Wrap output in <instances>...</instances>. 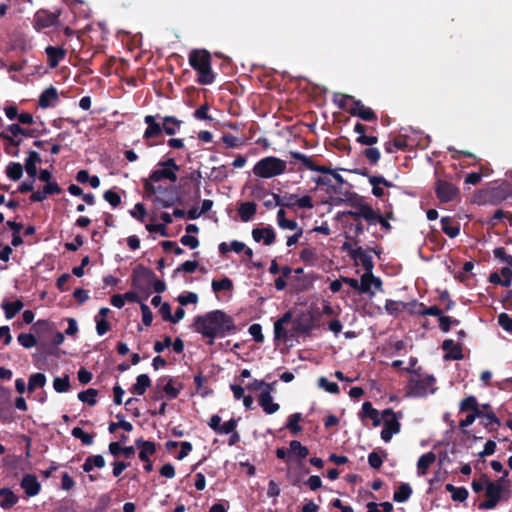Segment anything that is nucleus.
<instances>
[{"mask_svg": "<svg viewBox=\"0 0 512 512\" xmlns=\"http://www.w3.org/2000/svg\"><path fill=\"white\" fill-rule=\"evenodd\" d=\"M193 328L195 332L209 338L210 345L216 338H223L236 329L233 318L222 310H213L195 317Z\"/></svg>", "mask_w": 512, "mask_h": 512, "instance_id": "obj_1", "label": "nucleus"}, {"mask_svg": "<svg viewBox=\"0 0 512 512\" xmlns=\"http://www.w3.org/2000/svg\"><path fill=\"white\" fill-rule=\"evenodd\" d=\"M344 198L341 201H348L353 207V210L342 212L343 216H348L354 220L364 219L369 225H376L379 220V213L375 211L370 205L365 203L361 198H352V194L348 191L343 193Z\"/></svg>", "mask_w": 512, "mask_h": 512, "instance_id": "obj_2", "label": "nucleus"}, {"mask_svg": "<svg viewBox=\"0 0 512 512\" xmlns=\"http://www.w3.org/2000/svg\"><path fill=\"white\" fill-rule=\"evenodd\" d=\"M191 67L198 72V82L208 85L213 83L215 76L211 69L210 54L206 50H193L189 54Z\"/></svg>", "mask_w": 512, "mask_h": 512, "instance_id": "obj_3", "label": "nucleus"}, {"mask_svg": "<svg viewBox=\"0 0 512 512\" xmlns=\"http://www.w3.org/2000/svg\"><path fill=\"white\" fill-rule=\"evenodd\" d=\"M287 171V163L275 156H267L259 161L253 167V174L256 177L270 179L284 174Z\"/></svg>", "mask_w": 512, "mask_h": 512, "instance_id": "obj_4", "label": "nucleus"}, {"mask_svg": "<svg viewBox=\"0 0 512 512\" xmlns=\"http://www.w3.org/2000/svg\"><path fill=\"white\" fill-rule=\"evenodd\" d=\"M436 391L435 378L432 375L411 378L407 386V395L410 397H426Z\"/></svg>", "mask_w": 512, "mask_h": 512, "instance_id": "obj_5", "label": "nucleus"}, {"mask_svg": "<svg viewBox=\"0 0 512 512\" xmlns=\"http://www.w3.org/2000/svg\"><path fill=\"white\" fill-rule=\"evenodd\" d=\"M180 170L179 165L176 164L173 158L157 163L155 169L150 174V180L157 183L162 180H169L175 182L177 180V172Z\"/></svg>", "mask_w": 512, "mask_h": 512, "instance_id": "obj_6", "label": "nucleus"}, {"mask_svg": "<svg viewBox=\"0 0 512 512\" xmlns=\"http://www.w3.org/2000/svg\"><path fill=\"white\" fill-rule=\"evenodd\" d=\"M383 429L381 431V438L385 442H389L393 435L400 431V423L396 413L391 409H386L382 413Z\"/></svg>", "mask_w": 512, "mask_h": 512, "instance_id": "obj_7", "label": "nucleus"}, {"mask_svg": "<svg viewBox=\"0 0 512 512\" xmlns=\"http://www.w3.org/2000/svg\"><path fill=\"white\" fill-rule=\"evenodd\" d=\"M153 278L154 273L152 270L138 265L133 270L132 285L135 289L145 292L150 289Z\"/></svg>", "mask_w": 512, "mask_h": 512, "instance_id": "obj_8", "label": "nucleus"}, {"mask_svg": "<svg viewBox=\"0 0 512 512\" xmlns=\"http://www.w3.org/2000/svg\"><path fill=\"white\" fill-rule=\"evenodd\" d=\"M503 489V485L500 481H490L485 490L487 500L481 502L479 504V508L482 510H491L495 508L501 499Z\"/></svg>", "mask_w": 512, "mask_h": 512, "instance_id": "obj_9", "label": "nucleus"}, {"mask_svg": "<svg viewBox=\"0 0 512 512\" xmlns=\"http://www.w3.org/2000/svg\"><path fill=\"white\" fill-rule=\"evenodd\" d=\"M182 388V383L172 377H162L158 379L156 383V389L163 391L167 398L170 400L175 399L179 395Z\"/></svg>", "mask_w": 512, "mask_h": 512, "instance_id": "obj_10", "label": "nucleus"}, {"mask_svg": "<svg viewBox=\"0 0 512 512\" xmlns=\"http://www.w3.org/2000/svg\"><path fill=\"white\" fill-rule=\"evenodd\" d=\"M372 287L375 290H382V281L379 277L374 276L373 274H363L360 279V292L361 294H368L370 298L375 296V291L372 290Z\"/></svg>", "mask_w": 512, "mask_h": 512, "instance_id": "obj_11", "label": "nucleus"}, {"mask_svg": "<svg viewBox=\"0 0 512 512\" xmlns=\"http://www.w3.org/2000/svg\"><path fill=\"white\" fill-rule=\"evenodd\" d=\"M272 389V385H267L266 389L260 393L258 398L259 405L263 411L269 415L276 413L280 408L279 404L273 401L271 395Z\"/></svg>", "mask_w": 512, "mask_h": 512, "instance_id": "obj_12", "label": "nucleus"}, {"mask_svg": "<svg viewBox=\"0 0 512 512\" xmlns=\"http://www.w3.org/2000/svg\"><path fill=\"white\" fill-rule=\"evenodd\" d=\"M436 194L438 199L443 202L452 201L458 194V189L451 183L438 180L436 183Z\"/></svg>", "mask_w": 512, "mask_h": 512, "instance_id": "obj_13", "label": "nucleus"}, {"mask_svg": "<svg viewBox=\"0 0 512 512\" xmlns=\"http://www.w3.org/2000/svg\"><path fill=\"white\" fill-rule=\"evenodd\" d=\"M157 118L160 119V115L145 116L144 122L147 125V128L143 134L144 139L148 140L151 138L158 137L163 132L162 122L157 121Z\"/></svg>", "mask_w": 512, "mask_h": 512, "instance_id": "obj_14", "label": "nucleus"}, {"mask_svg": "<svg viewBox=\"0 0 512 512\" xmlns=\"http://www.w3.org/2000/svg\"><path fill=\"white\" fill-rule=\"evenodd\" d=\"M349 112L351 115L357 116L364 121H374L377 119L374 111L366 107L360 100H353V105Z\"/></svg>", "mask_w": 512, "mask_h": 512, "instance_id": "obj_15", "label": "nucleus"}, {"mask_svg": "<svg viewBox=\"0 0 512 512\" xmlns=\"http://www.w3.org/2000/svg\"><path fill=\"white\" fill-rule=\"evenodd\" d=\"M252 238L255 242H263V244L270 246L275 242V231L270 226L262 228H254L252 230Z\"/></svg>", "mask_w": 512, "mask_h": 512, "instance_id": "obj_16", "label": "nucleus"}, {"mask_svg": "<svg viewBox=\"0 0 512 512\" xmlns=\"http://www.w3.org/2000/svg\"><path fill=\"white\" fill-rule=\"evenodd\" d=\"M21 487L27 496L33 497L40 492L41 484L35 475L27 474L21 480Z\"/></svg>", "mask_w": 512, "mask_h": 512, "instance_id": "obj_17", "label": "nucleus"}, {"mask_svg": "<svg viewBox=\"0 0 512 512\" xmlns=\"http://www.w3.org/2000/svg\"><path fill=\"white\" fill-rule=\"evenodd\" d=\"M161 189L158 191L157 195L153 198V203L159 208H169L174 205L175 198L170 193L167 187H163L159 185Z\"/></svg>", "mask_w": 512, "mask_h": 512, "instance_id": "obj_18", "label": "nucleus"}, {"mask_svg": "<svg viewBox=\"0 0 512 512\" xmlns=\"http://www.w3.org/2000/svg\"><path fill=\"white\" fill-rule=\"evenodd\" d=\"M48 58V65L55 68L65 58L66 50L62 47L48 46L45 49Z\"/></svg>", "mask_w": 512, "mask_h": 512, "instance_id": "obj_19", "label": "nucleus"}, {"mask_svg": "<svg viewBox=\"0 0 512 512\" xmlns=\"http://www.w3.org/2000/svg\"><path fill=\"white\" fill-rule=\"evenodd\" d=\"M58 100V92L56 88L49 87L45 89L39 96L38 104L41 108L45 109L48 107L55 106Z\"/></svg>", "mask_w": 512, "mask_h": 512, "instance_id": "obj_20", "label": "nucleus"}, {"mask_svg": "<svg viewBox=\"0 0 512 512\" xmlns=\"http://www.w3.org/2000/svg\"><path fill=\"white\" fill-rule=\"evenodd\" d=\"M353 257L360 262L365 269L364 274H373V261L371 256L361 247L353 251Z\"/></svg>", "mask_w": 512, "mask_h": 512, "instance_id": "obj_21", "label": "nucleus"}, {"mask_svg": "<svg viewBox=\"0 0 512 512\" xmlns=\"http://www.w3.org/2000/svg\"><path fill=\"white\" fill-rule=\"evenodd\" d=\"M163 132L169 136L175 135L181 128L182 121L173 116L161 117Z\"/></svg>", "mask_w": 512, "mask_h": 512, "instance_id": "obj_22", "label": "nucleus"}, {"mask_svg": "<svg viewBox=\"0 0 512 512\" xmlns=\"http://www.w3.org/2000/svg\"><path fill=\"white\" fill-rule=\"evenodd\" d=\"M290 155L295 160L300 161L307 169H309L311 171H316V172L326 171L325 166L316 165L313 158L310 156H307V155H305L301 152H297V151H291Z\"/></svg>", "mask_w": 512, "mask_h": 512, "instance_id": "obj_23", "label": "nucleus"}, {"mask_svg": "<svg viewBox=\"0 0 512 512\" xmlns=\"http://www.w3.org/2000/svg\"><path fill=\"white\" fill-rule=\"evenodd\" d=\"M442 348L447 352L446 359L459 360L463 357L460 347L452 339L444 340Z\"/></svg>", "mask_w": 512, "mask_h": 512, "instance_id": "obj_24", "label": "nucleus"}, {"mask_svg": "<svg viewBox=\"0 0 512 512\" xmlns=\"http://www.w3.org/2000/svg\"><path fill=\"white\" fill-rule=\"evenodd\" d=\"M436 461V455L433 452L423 454L417 461V473L423 476L427 473L428 468Z\"/></svg>", "mask_w": 512, "mask_h": 512, "instance_id": "obj_25", "label": "nucleus"}, {"mask_svg": "<svg viewBox=\"0 0 512 512\" xmlns=\"http://www.w3.org/2000/svg\"><path fill=\"white\" fill-rule=\"evenodd\" d=\"M257 205L254 202L241 203L238 214L243 222H249L256 214Z\"/></svg>", "mask_w": 512, "mask_h": 512, "instance_id": "obj_26", "label": "nucleus"}, {"mask_svg": "<svg viewBox=\"0 0 512 512\" xmlns=\"http://www.w3.org/2000/svg\"><path fill=\"white\" fill-rule=\"evenodd\" d=\"M57 19V14L48 13L46 11L38 12L35 17L37 25L42 28L53 26L57 22Z\"/></svg>", "mask_w": 512, "mask_h": 512, "instance_id": "obj_27", "label": "nucleus"}, {"mask_svg": "<svg viewBox=\"0 0 512 512\" xmlns=\"http://www.w3.org/2000/svg\"><path fill=\"white\" fill-rule=\"evenodd\" d=\"M0 497H2V500L0 501V507L3 509L11 508L18 501V497L9 488H1Z\"/></svg>", "mask_w": 512, "mask_h": 512, "instance_id": "obj_28", "label": "nucleus"}, {"mask_svg": "<svg viewBox=\"0 0 512 512\" xmlns=\"http://www.w3.org/2000/svg\"><path fill=\"white\" fill-rule=\"evenodd\" d=\"M24 307V304L21 300H16L14 302H7L4 301L2 303V308L5 313L6 319L10 320L15 317L17 313H19L22 308Z\"/></svg>", "mask_w": 512, "mask_h": 512, "instance_id": "obj_29", "label": "nucleus"}, {"mask_svg": "<svg viewBox=\"0 0 512 512\" xmlns=\"http://www.w3.org/2000/svg\"><path fill=\"white\" fill-rule=\"evenodd\" d=\"M361 416L371 419L374 426H379L381 424V417L378 410L374 409L372 404L368 401L362 404Z\"/></svg>", "mask_w": 512, "mask_h": 512, "instance_id": "obj_30", "label": "nucleus"}, {"mask_svg": "<svg viewBox=\"0 0 512 512\" xmlns=\"http://www.w3.org/2000/svg\"><path fill=\"white\" fill-rule=\"evenodd\" d=\"M41 161L40 155L36 151H30L25 161V169L27 174L34 178L37 174L36 164Z\"/></svg>", "mask_w": 512, "mask_h": 512, "instance_id": "obj_31", "label": "nucleus"}, {"mask_svg": "<svg viewBox=\"0 0 512 512\" xmlns=\"http://www.w3.org/2000/svg\"><path fill=\"white\" fill-rule=\"evenodd\" d=\"M151 380L147 374H140L136 378V382L132 387V392L137 395H143L147 388L150 387Z\"/></svg>", "mask_w": 512, "mask_h": 512, "instance_id": "obj_32", "label": "nucleus"}, {"mask_svg": "<svg viewBox=\"0 0 512 512\" xmlns=\"http://www.w3.org/2000/svg\"><path fill=\"white\" fill-rule=\"evenodd\" d=\"M277 224L281 229L284 230H297L298 223L295 220L286 219V212L284 209H280L277 212Z\"/></svg>", "mask_w": 512, "mask_h": 512, "instance_id": "obj_33", "label": "nucleus"}, {"mask_svg": "<svg viewBox=\"0 0 512 512\" xmlns=\"http://www.w3.org/2000/svg\"><path fill=\"white\" fill-rule=\"evenodd\" d=\"M441 228L443 232L450 238H455L460 233V227L458 224H454L453 221L448 217L441 219Z\"/></svg>", "mask_w": 512, "mask_h": 512, "instance_id": "obj_34", "label": "nucleus"}, {"mask_svg": "<svg viewBox=\"0 0 512 512\" xmlns=\"http://www.w3.org/2000/svg\"><path fill=\"white\" fill-rule=\"evenodd\" d=\"M136 444L140 447L139 458L142 461H148L149 457L155 453V445L152 442L138 440Z\"/></svg>", "mask_w": 512, "mask_h": 512, "instance_id": "obj_35", "label": "nucleus"}, {"mask_svg": "<svg viewBox=\"0 0 512 512\" xmlns=\"http://www.w3.org/2000/svg\"><path fill=\"white\" fill-rule=\"evenodd\" d=\"M412 494V489L409 484L403 483L394 492L393 500L398 503L406 502Z\"/></svg>", "mask_w": 512, "mask_h": 512, "instance_id": "obj_36", "label": "nucleus"}, {"mask_svg": "<svg viewBox=\"0 0 512 512\" xmlns=\"http://www.w3.org/2000/svg\"><path fill=\"white\" fill-rule=\"evenodd\" d=\"M109 452L113 456L123 454L125 457L129 458L135 453V449L132 446L121 447V445L118 442H111L109 444Z\"/></svg>", "mask_w": 512, "mask_h": 512, "instance_id": "obj_37", "label": "nucleus"}, {"mask_svg": "<svg viewBox=\"0 0 512 512\" xmlns=\"http://www.w3.org/2000/svg\"><path fill=\"white\" fill-rule=\"evenodd\" d=\"M271 196L275 199V205L282 207H293L296 204V199L298 198L295 194H286L284 196H280L278 194H271Z\"/></svg>", "mask_w": 512, "mask_h": 512, "instance_id": "obj_38", "label": "nucleus"}, {"mask_svg": "<svg viewBox=\"0 0 512 512\" xmlns=\"http://www.w3.org/2000/svg\"><path fill=\"white\" fill-rule=\"evenodd\" d=\"M6 175L13 181L19 180L23 175L22 165L17 162H10L6 167Z\"/></svg>", "mask_w": 512, "mask_h": 512, "instance_id": "obj_39", "label": "nucleus"}, {"mask_svg": "<svg viewBox=\"0 0 512 512\" xmlns=\"http://www.w3.org/2000/svg\"><path fill=\"white\" fill-rule=\"evenodd\" d=\"M46 384V376L43 373L32 374L28 381V390L35 391L37 388L44 387Z\"/></svg>", "mask_w": 512, "mask_h": 512, "instance_id": "obj_40", "label": "nucleus"}, {"mask_svg": "<svg viewBox=\"0 0 512 512\" xmlns=\"http://www.w3.org/2000/svg\"><path fill=\"white\" fill-rule=\"evenodd\" d=\"M460 411L482 412L478 405L477 399L474 396H468L460 403Z\"/></svg>", "mask_w": 512, "mask_h": 512, "instance_id": "obj_41", "label": "nucleus"}, {"mask_svg": "<svg viewBox=\"0 0 512 512\" xmlns=\"http://www.w3.org/2000/svg\"><path fill=\"white\" fill-rule=\"evenodd\" d=\"M301 419H302L301 413L291 414L288 417V420L286 423V428L289 429V431L292 434H294V435L298 434L302 430L301 426L299 425V422L301 421Z\"/></svg>", "mask_w": 512, "mask_h": 512, "instance_id": "obj_42", "label": "nucleus"}, {"mask_svg": "<svg viewBox=\"0 0 512 512\" xmlns=\"http://www.w3.org/2000/svg\"><path fill=\"white\" fill-rule=\"evenodd\" d=\"M289 452L295 454L299 459H304L308 456L309 451L307 447L303 446L299 441L292 440L289 444Z\"/></svg>", "mask_w": 512, "mask_h": 512, "instance_id": "obj_43", "label": "nucleus"}, {"mask_svg": "<svg viewBox=\"0 0 512 512\" xmlns=\"http://www.w3.org/2000/svg\"><path fill=\"white\" fill-rule=\"evenodd\" d=\"M98 392L96 389L89 388L85 391H82L78 394V399L84 403L89 404L90 406H94L97 402Z\"/></svg>", "mask_w": 512, "mask_h": 512, "instance_id": "obj_44", "label": "nucleus"}, {"mask_svg": "<svg viewBox=\"0 0 512 512\" xmlns=\"http://www.w3.org/2000/svg\"><path fill=\"white\" fill-rule=\"evenodd\" d=\"M7 133H10L13 137L24 136V137H33L35 133L33 130H25L19 124H11L6 129Z\"/></svg>", "mask_w": 512, "mask_h": 512, "instance_id": "obj_45", "label": "nucleus"}, {"mask_svg": "<svg viewBox=\"0 0 512 512\" xmlns=\"http://www.w3.org/2000/svg\"><path fill=\"white\" fill-rule=\"evenodd\" d=\"M407 304L402 301L387 300L385 303V310L391 314L396 315L406 309Z\"/></svg>", "mask_w": 512, "mask_h": 512, "instance_id": "obj_46", "label": "nucleus"}, {"mask_svg": "<svg viewBox=\"0 0 512 512\" xmlns=\"http://www.w3.org/2000/svg\"><path fill=\"white\" fill-rule=\"evenodd\" d=\"M53 388L58 393H64L69 391L70 389V383H69V376L64 377H56L53 381Z\"/></svg>", "mask_w": 512, "mask_h": 512, "instance_id": "obj_47", "label": "nucleus"}, {"mask_svg": "<svg viewBox=\"0 0 512 512\" xmlns=\"http://www.w3.org/2000/svg\"><path fill=\"white\" fill-rule=\"evenodd\" d=\"M18 342L24 348H32L37 344V340L33 334L30 333H21L17 337Z\"/></svg>", "mask_w": 512, "mask_h": 512, "instance_id": "obj_48", "label": "nucleus"}, {"mask_svg": "<svg viewBox=\"0 0 512 512\" xmlns=\"http://www.w3.org/2000/svg\"><path fill=\"white\" fill-rule=\"evenodd\" d=\"M71 434L73 437L80 439L84 445H91L93 443V437L80 427L73 428Z\"/></svg>", "mask_w": 512, "mask_h": 512, "instance_id": "obj_49", "label": "nucleus"}, {"mask_svg": "<svg viewBox=\"0 0 512 512\" xmlns=\"http://www.w3.org/2000/svg\"><path fill=\"white\" fill-rule=\"evenodd\" d=\"M493 255L497 260L506 263L509 267L512 268V255L507 254L503 247H496L493 250Z\"/></svg>", "mask_w": 512, "mask_h": 512, "instance_id": "obj_50", "label": "nucleus"}, {"mask_svg": "<svg viewBox=\"0 0 512 512\" xmlns=\"http://www.w3.org/2000/svg\"><path fill=\"white\" fill-rule=\"evenodd\" d=\"M154 182L149 179H145L144 182H143V186H144V190H145V193H146V197L151 199V201L153 202V198L157 195L158 191H160L161 189L159 188V186H155L153 184Z\"/></svg>", "mask_w": 512, "mask_h": 512, "instance_id": "obj_51", "label": "nucleus"}, {"mask_svg": "<svg viewBox=\"0 0 512 512\" xmlns=\"http://www.w3.org/2000/svg\"><path fill=\"white\" fill-rule=\"evenodd\" d=\"M232 288V281L229 278L212 281V289L214 292L230 290Z\"/></svg>", "mask_w": 512, "mask_h": 512, "instance_id": "obj_52", "label": "nucleus"}, {"mask_svg": "<svg viewBox=\"0 0 512 512\" xmlns=\"http://www.w3.org/2000/svg\"><path fill=\"white\" fill-rule=\"evenodd\" d=\"M480 409L482 410V416L487 419L489 424L495 423L499 424V420L494 414V412L491 410V407L489 404H482L480 406Z\"/></svg>", "mask_w": 512, "mask_h": 512, "instance_id": "obj_53", "label": "nucleus"}, {"mask_svg": "<svg viewBox=\"0 0 512 512\" xmlns=\"http://www.w3.org/2000/svg\"><path fill=\"white\" fill-rule=\"evenodd\" d=\"M318 384H319V387H321L322 389L326 390L329 393L335 394V393L339 392V387H338L337 383L331 382L325 377H321L319 379Z\"/></svg>", "mask_w": 512, "mask_h": 512, "instance_id": "obj_54", "label": "nucleus"}, {"mask_svg": "<svg viewBox=\"0 0 512 512\" xmlns=\"http://www.w3.org/2000/svg\"><path fill=\"white\" fill-rule=\"evenodd\" d=\"M313 181L319 185V186H327L331 189H333L335 192L337 190V187L335 186V184L332 182V177L331 175L329 174H324L322 176H319V177H316V178H313Z\"/></svg>", "mask_w": 512, "mask_h": 512, "instance_id": "obj_55", "label": "nucleus"}, {"mask_svg": "<svg viewBox=\"0 0 512 512\" xmlns=\"http://www.w3.org/2000/svg\"><path fill=\"white\" fill-rule=\"evenodd\" d=\"M498 324L507 332H512V317L507 313H500L498 315Z\"/></svg>", "mask_w": 512, "mask_h": 512, "instance_id": "obj_56", "label": "nucleus"}, {"mask_svg": "<svg viewBox=\"0 0 512 512\" xmlns=\"http://www.w3.org/2000/svg\"><path fill=\"white\" fill-rule=\"evenodd\" d=\"M118 428H122L126 432H131L133 430V425L124 419H120L119 422H112L109 425V431L111 433H113Z\"/></svg>", "mask_w": 512, "mask_h": 512, "instance_id": "obj_57", "label": "nucleus"}, {"mask_svg": "<svg viewBox=\"0 0 512 512\" xmlns=\"http://www.w3.org/2000/svg\"><path fill=\"white\" fill-rule=\"evenodd\" d=\"M300 258L306 263H313L317 259V254L313 248H305L300 253Z\"/></svg>", "mask_w": 512, "mask_h": 512, "instance_id": "obj_58", "label": "nucleus"}, {"mask_svg": "<svg viewBox=\"0 0 512 512\" xmlns=\"http://www.w3.org/2000/svg\"><path fill=\"white\" fill-rule=\"evenodd\" d=\"M104 199L113 207H117L121 202L119 194L113 190H107L104 193Z\"/></svg>", "mask_w": 512, "mask_h": 512, "instance_id": "obj_59", "label": "nucleus"}, {"mask_svg": "<svg viewBox=\"0 0 512 512\" xmlns=\"http://www.w3.org/2000/svg\"><path fill=\"white\" fill-rule=\"evenodd\" d=\"M130 215L137 220L143 222L146 216V210L142 203H137L132 210H130Z\"/></svg>", "mask_w": 512, "mask_h": 512, "instance_id": "obj_60", "label": "nucleus"}, {"mask_svg": "<svg viewBox=\"0 0 512 512\" xmlns=\"http://www.w3.org/2000/svg\"><path fill=\"white\" fill-rule=\"evenodd\" d=\"M249 333L256 342H258V343L263 342L264 336L262 334V327L260 324H252L249 327Z\"/></svg>", "mask_w": 512, "mask_h": 512, "instance_id": "obj_61", "label": "nucleus"}, {"mask_svg": "<svg viewBox=\"0 0 512 512\" xmlns=\"http://www.w3.org/2000/svg\"><path fill=\"white\" fill-rule=\"evenodd\" d=\"M236 427H237V420L230 419L229 421H226L223 424H221V427L217 433L230 434L236 430Z\"/></svg>", "mask_w": 512, "mask_h": 512, "instance_id": "obj_62", "label": "nucleus"}, {"mask_svg": "<svg viewBox=\"0 0 512 512\" xmlns=\"http://www.w3.org/2000/svg\"><path fill=\"white\" fill-rule=\"evenodd\" d=\"M222 141L228 148H238L242 145V141L231 134L223 135Z\"/></svg>", "mask_w": 512, "mask_h": 512, "instance_id": "obj_63", "label": "nucleus"}, {"mask_svg": "<svg viewBox=\"0 0 512 512\" xmlns=\"http://www.w3.org/2000/svg\"><path fill=\"white\" fill-rule=\"evenodd\" d=\"M500 276L503 280V287H510L512 282V268L509 266L501 268Z\"/></svg>", "mask_w": 512, "mask_h": 512, "instance_id": "obj_64", "label": "nucleus"}]
</instances>
